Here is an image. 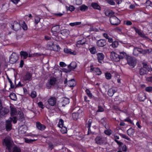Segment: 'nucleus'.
Here are the masks:
<instances>
[{"instance_id": "f257e3e1", "label": "nucleus", "mask_w": 152, "mask_h": 152, "mask_svg": "<svg viewBox=\"0 0 152 152\" xmlns=\"http://www.w3.org/2000/svg\"><path fill=\"white\" fill-rule=\"evenodd\" d=\"M60 30V27L58 25H55L52 28V31L53 32V35L54 36V37H53V38L56 41H58L59 40V37L57 36H58L57 32Z\"/></svg>"}, {"instance_id": "f03ea898", "label": "nucleus", "mask_w": 152, "mask_h": 152, "mask_svg": "<svg viewBox=\"0 0 152 152\" xmlns=\"http://www.w3.org/2000/svg\"><path fill=\"white\" fill-rule=\"evenodd\" d=\"M3 144L6 146V148L7 149L9 152H11V148L12 147V143L11 142L10 140L7 138H6L3 140Z\"/></svg>"}, {"instance_id": "7ed1b4c3", "label": "nucleus", "mask_w": 152, "mask_h": 152, "mask_svg": "<svg viewBox=\"0 0 152 152\" xmlns=\"http://www.w3.org/2000/svg\"><path fill=\"white\" fill-rule=\"evenodd\" d=\"M95 141V143L99 145H102L106 141L105 139L101 136H98L96 137Z\"/></svg>"}, {"instance_id": "20e7f679", "label": "nucleus", "mask_w": 152, "mask_h": 152, "mask_svg": "<svg viewBox=\"0 0 152 152\" xmlns=\"http://www.w3.org/2000/svg\"><path fill=\"white\" fill-rule=\"evenodd\" d=\"M110 22L111 24L117 26L120 23V20L116 16H113L110 19Z\"/></svg>"}, {"instance_id": "39448f33", "label": "nucleus", "mask_w": 152, "mask_h": 152, "mask_svg": "<svg viewBox=\"0 0 152 152\" xmlns=\"http://www.w3.org/2000/svg\"><path fill=\"white\" fill-rule=\"evenodd\" d=\"M126 60L127 63L130 66H132V68L134 67L136 65L137 62L135 59L130 56L128 57Z\"/></svg>"}, {"instance_id": "423d86ee", "label": "nucleus", "mask_w": 152, "mask_h": 152, "mask_svg": "<svg viewBox=\"0 0 152 152\" xmlns=\"http://www.w3.org/2000/svg\"><path fill=\"white\" fill-rule=\"evenodd\" d=\"M12 120L11 118L6 121L5 124V127L7 131H9L12 129Z\"/></svg>"}, {"instance_id": "0eeeda50", "label": "nucleus", "mask_w": 152, "mask_h": 152, "mask_svg": "<svg viewBox=\"0 0 152 152\" xmlns=\"http://www.w3.org/2000/svg\"><path fill=\"white\" fill-rule=\"evenodd\" d=\"M18 56L15 53H13L10 57V61L11 64L15 63L18 60Z\"/></svg>"}, {"instance_id": "6e6552de", "label": "nucleus", "mask_w": 152, "mask_h": 152, "mask_svg": "<svg viewBox=\"0 0 152 152\" xmlns=\"http://www.w3.org/2000/svg\"><path fill=\"white\" fill-rule=\"evenodd\" d=\"M77 67L76 63L75 62H72L68 66V69H66V72H70L72 70L75 69Z\"/></svg>"}, {"instance_id": "1a4fd4ad", "label": "nucleus", "mask_w": 152, "mask_h": 152, "mask_svg": "<svg viewBox=\"0 0 152 152\" xmlns=\"http://www.w3.org/2000/svg\"><path fill=\"white\" fill-rule=\"evenodd\" d=\"M66 83L70 87H74L76 85V82L74 79H72L68 81L66 78L64 81V84H66Z\"/></svg>"}, {"instance_id": "9d476101", "label": "nucleus", "mask_w": 152, "mask_h": 152, "mask_svg": "<svg viewBox=\"0 0 152 152\" xmlns=\"http://www.w3.org/2000/svg\"><path fill=\"white\" fill-rule=\"evenodd\" d=\"M57 99V98L54 96H51L48 99L47 102L50 106H54L56 103Z\"/></svg>"}, {"instance_id": "9b49d317", "label": "nucleus", "mask_w": 152, "mask_h": 152, "mask_svg": "<svg viewBox=\"0 0 152 152\" xmlns=\"http://www.w3.org/2000/svg\"><path fill=\"white\" fill-rule=\"evenodd\" d=\"M106 41L104 39H99L96 42L97 45L99 47H103L106 45Z\"/></svg>"}, {"instance_id": "f8f14e48", "label": "nucleus", "mask_w": 152, "mask_h": 152, "mask_svg": "<svg viewBox=\"0 0 152 152\" xmlns=\"http://www.w3.org/2000/svg\"><path fill=\"white\" fill-rule=\"evenodd\" d=\"M32 74L29 72H27L23 77V80L25 81H30L32 80Z\"/></svg>"}, {"instance_id": "ddd939ff", "label": "nucleus", "mask_w": 152, "mask_h": 152, "mask_svg": "<svg viewBox=\"0 0 152 152\" xmlns=\"http://www.w3.org/2000/svg\"><path fill=\"white\" fill-rule=\"evenodd\" d=\"M36 126L38 129L42 131L44 130L46 128V126L44 125L41 124L38 121L36 122Z\"/></svg>"}, {"instance_id": "4468645a", "label": "nucleus", "mask_w": 152, "mask_h": 152, "mask_svg": "<svg viewBox=\"0 0 152 152\" xmlns=\"http://www.w3.org/2000/svg\"><path fill=\"white\" fill-rule=\"evenodd\" d=\"M11 28L15 31H17L20 28V23L17 22H15L13 25H12Z\"/></svg>"}, {"instance_id": "2eb2a0df", "label": "nucleus", "mask_w": 152, "mask_h": 152, "mask_svg": "<svg viewBox=\"0 0 152 152\" xmlns=\"http://www.w3.org/2000/svg\"><path fill=\"white\" fill-rule=\"evenodd\" d=\"M137 99L140 102H143L146 99V96L144 94L140 93L138 95Z\"/></svg>"}, {"instance_id": "dca6fc26", "label": "nucleus", "mask_w": 152, "mask_h": 152, "mask_svg": "<svg viewBox=\"0 0 152 152\" xmlns=\"http://www.w3.org/2000/svg\"><path fill=\"white\" fill-rule=\"evenodd\" d=\"M61 34L64 38H66L69 34V31L67 29H63L61 31Z\"/></svg>"}, {"instance_id": "f3484780", "label": "nucleus", "mask_w": 152, "mask_h": 152, "mask_svg": "<svg viewBox=\"0 0 152 152\" xmlns=\"http://www.w3.org/2000/svg\"><path fill=\"white\" fill-rule=\"evenodd\" d=\"M97 56L99 62L100 63H102L101 61L103 60L104 58V55L102 53H98L97 54Z\"/></svg>"}, {"instance_id": "a211bd4d", "label": "nucleus", "mask_w": 152, "mask_h": 152, "mask_svg": "<svg viewBox=\"0 0 152 152\" xmlns=\"http://www.w3.org/2000/svg\"><path fill=\"white\" fill-rule=\"evenodd\" d=\"M71 110L72 112H73V113H76L79 114L82 112V110H80L79 107H76L74 108L72 107L71 108Z\"/></svg>"}, {"instance_id": "6ab92c4d", "label": "nucleus", "mask_w": 152, "mask_h": 152, "mask_svg": "<svg viewBox=\"0 0 152 152\" xmlns=\"http://www.w3.org/2000/svg\"><path fill=\"white\" fill-rule=\"evenodd\" d=\"M19 131L21 133H25L27 130V127L25 125H23L20 126L19 129Z\"/></svg>"}, {"instance_id": "aec40b11", "label": "nucleus", "mask_w": 152, "mask_h": 152, "mask_svg": "<svg viewBox=\"0 0 152 152\" xmlns=\"http://www.w3.org/2000/svg\"><path fill=\"white\" fill-rule=\"evenodd\" d=\"M71 49H68L67 48H65L64 49V52L66 53L69 54L71 55H76V52L75 51H72Z\"/></svg>"}, {"instance_id": "412c9836", "label": "nucleus", "mask_w": 152, "mask_h": 152, "mask_svg": "<svg viewBox=\"0 0 152 152\" xmlns=\"http://www.w3.org/2000/svg\"><path fill=\"white\" fill-rule=\"evenodd\" d=\"M51 46L52 48V50H53L58 51L60 49V47L58 45L52 43Z\"/></svg>"}, {"instance_id": "4be33fe9", "label": "nucleus", "mask_w": 152, "mask_h": 152, "mask_svg": "<svg viewBox=\"0 0 152 152\" xmlns=\"http://www.w3.org/2000/svg\"><path fill=\"white\" fill-rule=\"evenodd\" d=\"M91 6L94 9L98 10H101V8L100 7L97 3L94 2L92 3Z\"/></svg>"}, {"instance_id": "5701e85b", "label": "nucleus", "mask_w": 152, "mask_h": 152, "mask_svg": "<svg viewBox=\"0 0 152 152\" xmlns=\"http://www.w3.org/2000/svg\"><path fill=\"white\" fill-rule=\"evenodd\" d=\"M19 23H20V27H21L24 30L26 31L27 29V26L24 21L21 20L19 22Z\"/></svg>"}, {"instance_id": "b1692460", "label": "nucleus", "mask_w": 152, "mask_h": 152, "mask_svg": "<svg viewBox=\"0 0 152 152\" xmlns=\"http://www.w3.org/2000/svg\"><path fill=\"white\" fill-rule=\"evenodd\" d=\"M9 110L7 108L2 107L0 113L1 115H4L7 114L9 112Z\"/></svg>"}, {"instance_id": "393cba45", "label": "nucleus", "mask_w": 152, "mask_h": 152, "mask_svg": "<svg viewBox=\"0 0 152 152\" xmlns=\"http://www.w3.org/2000/svg\"><path fill=\"white\" fill-rule=\"evenodd\" d=\"M116 90L115 89L112 88L110 89L108 91V95L110 96H113L114 94L116 92Z\"/></svg>"}, {"instance_id": "a878e982", "label": "nucleus", "mask_w": 152, "mask_h": 152, "mask_svg": "<svg viewBox=\"0 0 152 152\" xmlns=\"http://www.w3.org/2000/svg\"><path fill=\"white\" fill-rule=\"evenodd\" d=\"M112 56L113 57V59L115 61H119V55L115 53H114L112 54Z\"/></svg>"}, {"instance_id": "bb28decb", "label": "nucleus", "mask_w": 152, "mask_h": 152, "mask_svg": "<svg viewBox=\"0 0 152 152\" xmlns=\"http://www.w3.org/2000/svg\"><path fill=\"white\" fill-rule=\"evenodd\" d=\"M20 54L21 57H23V59H26L28 57V53L26 51H20Z\"/></svg>"}, {"instance_id": "cd10ccee", "label": "nucleus", "mask_w": 152, "mask_h": 152, "mask_svg": "<svg viewBox=\"0 0 152 152\" xmlns=\"http://www.w3.org/2000/svg\"><path fill=\"white\" fill-rule=\"evenodd\" d=\"M134 132L135 131L134 129L132 128H130L127 131V134L130 136H133Z\"/></svg>"}, {"instance_id": "c85d7f7f", "label": "nucleus", "mask_w": 152, "mask_h": 152, "mask_svg": "<svg viewBox=\"0 0 152 152\" xmlns=\"http://www.w3.org/2000/svg\"><path fill=\"white\" fill-rule=\"evenodd\" d=\"M142 65L143 68L145 69L148 72H151L152 71V68L150 66H148L145 63H143Z\"/></svg>"}, {"instance_id": "c756f323", "label": "nucleus", "mask_w": 152, "mask_h": 152, "mask_svg": "<svg viewBox=\"0 0 152 152\" xmlns=\"http://www.w3.org/2000/svg\"><path fill=\"white\" fill-rule=\"evenodd\" d=\"M103 36L104 38L108 40V42H109L112 43L113 42V39L112 38L110 37L107 34L104 33L103 34Z\"/></svg>"}, {"instance_id": "7c9ffc66", "label": "nucleus", "mask_w": 152, "mask_h": 152, "mask_svg": "<svg viewBox=\"0 0 152 152\" xmlns=\"http://www.w3.org/2000/svg\"><path fill=\"white\" fill-rule=\"evenodd\" d=\"M119 55L120 59H123L124 58L127 59V57L126 53L124 52H120Z\"/></svg>"}, {"instance_id": "2f4dec72", "label": "nucleus", "mask_w": 152, "mask_h": 152, "mask_svg": "<svg viewBox=\"0 0 152 152\" xmlns=\"http://www.w3.org/2000/svg\"><path fill=\"white\" fill-rule=\"evenodd\" d=\"M139 73L140 75H143L146 74L147 72V70H145L143 68H141L140 69Z\"/></svg>"}, {"instance_id": "473e14b6", "label": "nucleus", "mask_w": 152, "mask_h": 152, "mask_svg": "<svg viewBox=\"0 0 152 152\" xmlns=\"http://www.w3.org/2000/svg\"><path fill=\"white\" fill-rule=\"evenodd\" d=\"M89 50L91 53L92 54H94L96 53V48L94 47L89 48Z\"/></svg>"}, {"instance_id": "72a5a7b5", "label": "nucleus", "mask_w": 152, "mask_h": 152, "mask_svg": "<svg viewBox=\"0 0 152 152\" xmlns=\"http://www.w3.org/2000/svg\"><path fill=\"white\" fill-rule=\"evenodd\" d=\"M80 10L82 11H85L88 9V7L85 5H82L79 7Z\"/></svg>"}, {"instance_id": "f704fd0d", "label": "nucleus", "mask_w": 152, "mask_h": 152, "mask_svg": "<svg viewBox=\"0 0 152 152\" xmlns=\"http://www.w3.org/2000/svg\"><path fill=\"white\" fill-rule=\"evenodd\" d=\"M138 49L139 48L137 47L134 48L133 53L134 56H137L139 54Z\"/></svg>"}, {"instance_id": "c9c22d12", "label": "nucleus", "mask_w": 152, "mask_h": 152, "mask_svg": "<svg viewBox=\"0 0 152 152\" xmlns=\"http://www.w3.org/2000/svg\"><path fill=\"white\" fill-rule=\"evenodd\" d=\"M12 152H21V150L20 147L15 146L13 147Z\"/></svg>"}, {"instance_id": "e433bc0d", "label": "nucleus", "mask_w": 152, "mask_h": 152, "mask_svg": "<svg viewBox=\"0 0 152 152\" xmlns=\"http://www.w3.org/2000/svg\"><path fill=\"white\" fill-rule=\"evenodd\" d=\"M79 113H73L72 114V117L75 120H77L78 117Z\"/></svg>"}, {"instance_id": "4c0bfd02", "label": "nucleus", "mask_w": 152, "mask_h": 152, "mask_svg": "<svg viewBox=\"0 0 152 152\" xmlns=\"http://www.w3.org/2000/svg\"><path fill=\"white\" fill-rule=\"evenodd\" d=\"M105 78L107 79L110 80L111 79L112 76L110 73L107 72L105 73Z\"/></svg>"}, {"instance_id": "58836bf2", "label": "nucleus", "mask_w": 152, "mask_h": 152, "mask_svg": "<svg viewBox=\"0 0 152 152\" xmlns=\"http://www.w3.org/2000/svg\"><path fill=\"white\" fill-rule=\"evenodd\" d=\"M56 79L55 78H53L50 79V84L51 85L55 84L56 81Z\"/></svg>"}, {"instance_id": "ea45409f", "label": "nucleus", "mask_w": 152, "mask_h": 152, "mask_svg": "<svg viewBox=\"0 0 152 152\" xmlns=\"http://www.w3.org/2000/svg\"><path fill=\"white\" fill-rule=\"evenodd\" d=\"M63 105H65L69 102V100L67 98H64L63 101Z\"/></svg>"}, {"instance_id": "a19ab883", "label": "nucleus", "mask_w": 152, "mask_h": 152, "mask_svg": "<svg viewBox=\"0 0 152 152\" xmlns=\"http://www.w3.org/2000/svg\"><path fill=\"white\" fill-rule=\"evenodd\" d=\"M112 43L111 45L112 47L113 48H115L117 47L118 45V42L116 41H115L113 42H112Z\"/></svg>"}, {"instance_id": "79ce46f5", "label": "nucleus", "mask_w": 152, "mask_h": 152, "mask_svg": "<svg viewBox=\"0 0 152 152\" xmlns=\"http://www.w3.org/2000/svg\"><path fill=\"white\" fill-rule=\"evenodd\" d=\"M61 131L63 134L66 133V132H67V129L66 127L64 126H61Z\"/></svg>"}, {"instance_id": "37998d69", "label": "nucleus", "mask_w": 152, "mask_h": 152, "mask_svg": "<svg viewBox=\"0 0 152 152\" xmlns=\"http://www.w3.org/2000/svg\"><path fill=\"white\" fill-rule=\"evenodd\" d=\"M113 14L114 13L111 10H107L105 12V15L107 16H112Z\"/></svg>"}, {"instance_id": "c03bdc74", "label": "nucleus", "mask_w": 152, "mask_h": 152, "mask_svg": "<svg viewBox=\"0 0 152 152\" xmlns=\"http://www.w3.org/2000/svg\"><path fill=\"white\" fill-rule=\"evenodd\" d=\"M86 41L85 39H83L78 41L77 43L78 45H83L85 43Z\"/></svg>"}, {"instance_id": "a18cd8bd", "label": "nucleus", "mask_w": 152, "mask_h": 152, "mask_svg": "<svg viewBox=\"0 0 152 152\" xmlns=\"http://www.w3.org/2000/svg\"><path fill=\"white\" fill-rule=\"evenodd\" d=\"M11 115H12L16 114L17 112L16 109L13 107L11 108Z\"/></svg>"}, {"instance_id": "49530a36", "label": "nucleus", "mask_w": 152, "mask_h": 152, "mask_svg": "<svg viewBox=\"0 0 152 152\" xmlns=\"http://www.w3.org/2000/svg\"><path fill=\"white\" fill-rule=\"evenodd\" d=\"M94 71L98 75H100L102 74V72L100 69L98 67L95 68Z\"/></svg>"}, {"instance_id": "de8ad7c7", "label": "nucleus", "mask_w": 152, "mask_h": 152, "mask_svg": "<svg viewBox=\"0 0 152 152\" xmlns=\"http://www.w3.org/2000/svg\"><path fill=\"white\" fill-rule=\"evenodd\" d=\"M81 24V22H75L74 23H69V25L72 26H75L80 25Z\"/></svg>"}, {"instance_id": "09e8293b", "label": "nucleus", "mask_w": 152, "mask_h": 152, "mask_svg": "<svg viewBox=\"0 0 152 152\" xmlns=\"http://www.w3.org/2000/svg\"><path fill=\"white\" fill-rule=\"evenodd\" d=\"M119 134L122 138L125 139L129 141H131L130 139L128 137H127L126 135L122 133Z\"/></svg>"}, {"instance_id": "8fccbe9b", "label": "nucleus", "mask_w": 152, "mask_h": 152, "mask_svg": "<svg viewBox=\"0 0 152 152\" xmlns=\"http://www.w3.org/2000/svg\"><path fill=\"white\" fill-rule=\"evenodd\" d=\"M104 133L107 135H109L112 134V131L110 129H107L104 131Z\"/></svg>"}, {"instance_id": "3c124183", "label": "nucleus", "mask_w": 152, "mask_h": 152, "mask_svg": "<svg viewBox=\"0 0 152 152\" xmlns=\"http://www.w3.org/2000/svg\"><path fill=\"white\" fill-rule=\"evenodd\" d=\"M10 99L12 100H15L16 99V97L15 94L12 93L10 94Z\"/></svg>"}, {"instance_id": "603ef678", "label": "nucleus", "mask_w": 152, "mask_h": 152, "mask_svg": "<svg viewBox=\"0 0 152 152\" xmlns=\"http://www.w3.org/2000/svg\"><path fill=\"white\" fill-rule=\"evenodd\" d=\"M106 119L105 118H102L100 121L101 124H102L103 125H104L106 124Z\"/></svg>"}, {"instance_id": "864d4df0", "label": "nucleus", "mask_w": 152, "mask_h": 152, "mask_svg": "<svg viewBox=\"0 0 152 152\" xmlns=\"http://www.w3.org/2000/svg\"><path fill=\"white\" fill-rule=\"evenodd\" d=\"M40 55H41L40 54L37 53L33 54H29L28 55V57H31L36 56H40Z\"/></svg>"}, {"instance_id": "5fc2aeb1", "label": "nucleus", "mask_w": 152, "mask_h": 152, "mask_svg": "<svg viewBox=\"0 0 152 152\" xmlns=\"http://www.w3.org/2000/svg\"><path fill=\"white\" fill-rule=\"evenodd\" d=\"M35 23L36 24H37L40 21V18L38 16H35L34 18Z\"/></svg>"}, {"instance_id": "6e6d98bb", "label": "nucleus", "mask_w": 152, "mask_h": 152, "mask_svg": "<svg viewBox=\"0 0 152 152\" xmlns=\"http://www.w3.org/2000/svg\"><path fill=\"white\" fill-rule=\"evenodd\" d=\"M31 96L33 98H35L37 96V93L35 91H32L31 93Z\"/></svg>"}, {"instance_id": "4d7b16f0", "label": "nucleus", "mask_w": 152, "mask_h": 152, "mask_svg": "<svg viewBox=\"0 0 152 152\" xmlns=\"http://www.w3.org/2000/svg\"><path fill=\"white\" fill-rule=\"evenodd\" d=\"M25 141L27 143H30L33 141L36 140L28 139L27 138H24Z\"/></svg>"}, {"instance_id": "13d9d810", "label": "nucleus", "mask_w": 152, "mask_h": 152, "mask_svg": "<svg viewBox=\"0 0 152 152\" xmlns=\"http://www.w3.org/2000/svg\"><path fill=\"white\" fill-rule=\"evenodd\" d=\"M86 92L89 97L91 98L92 95V94L90 92V90L88 89H86Z\"/></svg>"}, {"instance_id": "bf43d9fd", "label": "nucleus", "mask_w": 152, "mask_h": 152, "mask_svg": "<svg viewBox=\"0 0 152 152\" xmlns=\"http://www.w3.org/2000/svg\"><path fill=\"white\" fill-rule=\"evenodd\" d=\"M64 123V121L61 119H59V122L58 126L59 127H61L62 126H63Z\"/></svg>"}, {"instance_id": "052dcab7", "label": "nucleus", "mask_w": 152, "mask_h": 152, "mask_svg": "<svg viewBox=\"0 0 152 152\" xmlns=\"http://www.w3.org/2000/svg\"><path fill=\"white\" fill-rule=\"evenodd\" d=\"M145 78V80L147 81L151 82L152 83V76L146 77Z\"/></svg>"}, {"instance_id": "680f3d73", "label": "nucleus", "mask_w": 152, "mask_h": 152, "mask_svg": "<svg viewBox=\"0 0 152 152\" xmlns=\"http://www.w3.org/2000/svg\"><path fill=\"white\" fill-rule=\"evenodd\" d=\"M107 2L111 5H114L115 3L113 0H106Z\"/></svg>"}, {"instance_id": "e2e57ef3", "label": "nucleus", "mask_w": 152, "mask_h": 152, "mask_svg": "<svg viewBox=\"0 0 152 152\" xmlns=\"http://www.w3.org/2000/svg\"><path fill=\"white\" fill-rule=\"evenodd\" d=\"M53 15L57 17H60L63 15V13H53Z\"/></svg>"}, {"instance_id": "0e129e2a", "label": "nucleus", "mask_w": 152, "mask_h": 152, "mask_svg": "<svg viewBox=\"0 0 152 152\" xmlns=\"http://www.w3.org/2000/svg\"><path fill=\"white\" fill-rule=\"evenodd\" d=\"M98 110H97V112H102L104 111V109L101 106H98Z\"/></svg>"}, {"instance_id": "69168bd1", "label": "nucleus", "mask_w": 152, "mask_h": 152, "mask_svg": "<svg viewBox=\"0 0 152 152\" xmlns=\"http://www.w3.org/2000/svg\"><path fill=\"white\" fill-rule=\"evenodd\" d=\"M48 148L50 150H52L53 148V144L51 142H49L48 143Z\"/></svg>"}, {"instance_id": "338daca9", "label": "nucleus", "mask_w": 152, "mask_h": 152, "mask_svg": "<svg viewBox=\"0 0 152 152\" xmlns=\"http://www.w3.org/2000/svg\"><path fill=\"white\" fill-rule=\"evenodd\" d=\"M38 105L39 107L41 108L42 109H43L44 107V105L42 103L40 102L38 103Z\"/></svg>"}, {"instance_id": "774afa93", "label": "nucleus", "mask_w": 152, "mask_h": 152, "mask_svg": "<svg viewBox=\"0 0 152 152\" xmlns=\"http://www.w3.org/2000/svg\"><path fill=\"white\" fill-rule=\"evenodd\" d=\"M145 90L147 92H150L152 91V87H148L145 88Z\"/></svg>"}]
</instances>
